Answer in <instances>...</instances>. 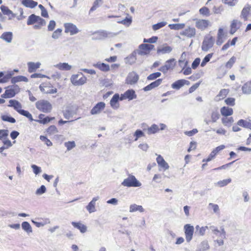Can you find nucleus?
Instances as JSON below:
<instances>
[{
	"mask_svg": "<svg viewBox=\"0 0 251 251\" xmlns=\"http://www.w3.org/2000/svg\"><path fill=\"white\" fill-rule=\"evenodd\" d=\"M21 3L25 7L30 8H33L38 5V3L33 0H21Z\"/></svg>",
	"mask_w": 251,
	"mask_h": 251,
	"instance_id": "7c9ffc66",
	"label": "nucleus"
},
{
	"mask_svg": "<svg viewBox=\"0 0 251 251\" xmlns=\"http://www.w3.org/2000/svg\"><path fill=\"white\" fill-rule=\"evenodd\" d=\"M119 100H120V97L118 94L114 95L110 101V104L112 108L117 109L119 107Z\"/></svg>",
	"mask_w": 251,
	"mask_h": 251,
	"instance_id": "5701e85b",
	"label": "nucleus"
},
{
	"mask_svg": "<svg viewBox=\"0 0 251 251\" xmlns=\"http://www.w3.org/2000/svg\"><path fill=\"white\" fill-rule=\"evenodd\" d=\"M129 212L131 213L139 211L141 213L145 211L144 208L142 205H137L136 204H132L129 206Z\"/></svg>",
	"mask_w": 251,
	"mask_h": 251,
	"instance_id": "72a5a7b5",
	"label": "nucleus"
},
{
	"mask_svg": "<svg viewBox=\"0 0 251 251\" xmlns=\"http://www.w3.org/2000/svg\"><path fill=\"white\" fill-rule=\"evenodd\" d=\"M36 108L43 113H50L52 109L51 104L48 100H42L36 102Z\"/></svg>",
	"mask_w": 251,
	"mask_h": 251,
	"instance_id": "f03ea898",
	"label": "nucleus"
},
{
	"mask_svg": "<svg viewBox=\"0 0 251 251\" xmlns=\"http://www.w3.org/2000/svg\"><path fill=\"white\" fill-rule=\"evenodd\" d=\"M47 131L49 134L52 135L57 133L58 132V130L56 127L55 126L52 125L48 128Z\"/></svg>",
	"mask_w": 251,
	"mask_h": 251,
	"instance_id": "052dcab7",
	"label": "nucleus"
},
{
	"mask_svg": "<svg viewBox=\"0 0 251 251\" xmlns=\"http://www.w3.org/2000/svg\"><path fill=\"white\" fill-rule=\"evenodd\" d=\"M0 9L4 15L9 16L8 19L10 20L16 17V14L10 10L7 6L1 5Z\"/></svg>",
	"mask_w": 251,
	"mask_h": 251,
	"instance_id": "aec40b11",
	"label": "nucleus"
},
{
	"mask_svg": "<svg viewBox=\"0 0 251 251\" xmlns=\"http://www.w3.org/2000/svg\"><path fill=\"white\" fill-rule=\"evenodd\" d=\"M38 16L34 14L30 15L28 18L27 25H30L36 23Z\"/></svg>",
	"mask_w": 251,
	"mask_h": 251,
	"instance_id": "c03bdc74",
	"label": "nucleus"
},
{
	"mask_svg": "<svg viewBox=\"0 0 251 251\" xmlns=\"http://www.w3.org/2000/svg\"><path fill=\"white\" fill-rule=\"evenodd\" d=\"M235 99L233 98H228L225 100V103L229 106H234L235 104Z\"/></svg>",
	"mask_w": 251,
	"mask_h": 251,
	"instance_id": "0e129e2a",
	"label": "nucleus"
},
{
	"mask_svg": "<svg viewBox=\"0 0 251 251\" xmlns=\"http://www.w3.org/2000/svg\"><path fill=\"white\" fill-rule=\"evenodd\" d=\"M231 182V178H228L218 181L216 183H215V185L220 187H223L225 186H226L228 183H230Z\"/></svg>",
	"mask_w": 251,
	"mask_h": 251,
	"instance_id": "de8ad7c7",
	"label": "nucleus"
},
{
	"mask_svg": "<svg viewBox=\"0 0 251 251\" xmlns=\"http://www.w3.org/2000/svg\"><path fill=\"white\" fill-rule=\"evenodd\" d=\"M250 14H251V6L249 4H246L241 11L240 17L245 21H246L248 20Z\"/></svg>",
	"mask_w": 251,
	"mask_h": 251,
	"instance_id": "f3484780",
	"label": "nucleus"
},
{
	"mask_svg": "<svg viewBox=\"0 0 251 251\" xmlns=\"http://www.w3.org/2000/svg\"><path fill=\"white\" fill-rule=\"evenodd\" d=\"M121 184L127 187H138L142 185V183L132 175H129L127 178H125Z\"/></svg>",
	"mask_w": 251,
	"mask_h": 251,
	"instance_id": "f257e3e1",
	"label": "nucleus"
},
{
	"mask_svg": "<svg viewBox=\"0 0 251 251\" xmlns=\"http://www.w3.org/2000/svg\"><path fill=\"white\" fill-rule=\"evenodd\" d=\"M209 229L211 230L212 233L214 235L213 238H226V232L223 226H221L220 230H219L217 226H209Z\"/></svg>",
	"mask_w": 251,
	"mask_h": 251,
	"instance_id": "39448f33",
	"label": "nucleus"
},
{
	"mask_svg": "<svg viewBox=\"0 0 251 251\" xmlns=\"http://www.w3.org/2000/svg\"><path fill=\"white\" fill-rule=\"evenodd\" d=\"M9 104L8 105L9 107H13V108L16 110L19 113V111L23 110L22 109V105L21 103L17 100H10L9 101Z\"/></svg>",
	"mask_w": 251,
	"mask_h": 251,
	"instance_id": "4be33fe9",
	"label": "nucleus"
},
{
	"mask_svg": "<svg viewBox=\"0 0 251 251\" xmlns=\"http://www.w3.org/2000/svg\"><path fill=\"white\" fill-rule=\"evenodd\" d=\"M196 33L195 28L189 26L180 32V35L186 36L188 38H192L195 36Z\"/></svg>",
	"mask_w": 251,
	"mask_h": 251,
	"instance_id": "2eb2a0df",
	"label": "nucleus"
},
{
	"mask_svg": "<svg viewBox=\"0 0 251 251\" xmlns=\"http://www.w3.org/2000/svg\"><path fill=\"white\" fill-rule=\"evenodd\" d=\"M46 191V188L44 185H41L40 188L37 189L36 191V194L37 195H41L45 193Z\"/></svg>",
	"mask_w": 251,
	"mask_h": 251,
	"instance_id": "69168bd1",
	"label": "nucleus"
},
{
	"mask_svg": "<svg viewBox=\"0 0 251 251\" xmlns=\"http://www.w3.org/2000/svg\"><path fill=\"white\" fill-rule=\"evenodd\" d=\"M62 31V29L60 28H57V29H56L52 34V38L54 39H58L61 35Z\"/></svg>",
	"mask_w": 251,
	"mask_h": 251,
	"instance_id": "e2e57ef3",
	"label": "nucleus"
},
{
	"mask_svg": "<svg viewBox=\"0 0 251 251\" xmlns=\"http://www.w3.org/2000/svg\"><path fill=\"white\" fill-rule=\"evenodd\" d=\"M1 118L2 121L8 122L11 123H15L16 122V120L14 118L8 115H1Z\"/></svg>",
	"mask_w": 251,
	"mask_h": 251,
	"instance_id": "603ef678",
	"label": "nucleus"
},
{
	"mask_svg": "<svg viewBox=\"0 0 251 251\" xmlns=\"http://www.w3.org/2000/svg\"><path fill=\"white\" fill-rule=\"evenodd\" d=\"M39 120L36 121L40 124H46L50 122L51 120L54 119V118H50L49 117H45V115L43 114H40L39 116Z\"/></svg>",
	"mask_w": 251,
	"mask_h": 251,
	"instance_id": "4c0bfd02",
	"label": "nucleus"
},
{
	"mask_svg": "<svg viewBox=\"0 0 251 251\" xmlns=\"http://www.w3.org/2000/svg\"><path fill=\"white\" fill-rule=\"evenodd\" d=\"M79 75H73L71 77V82L75 86L82 85L84 84L87 80L85 76L82 75L78 78Z\"/></svg>",
	"mask_w": 251,
	"mask_h": 251,
	"instance_id": "6e6552de",
	"label": "nucleus"
},
{
	"mask_svg": "<svg viewBox=\"0 0 251 251\" xmlns=\"http://www.w3.org/2000/svg\"><path fill=\"white\" fill-rule=\"evenodd\" d=\"M161 74L160 72H156L152 74H151L147 77V79L149 80H154L157 77H159L161 76Z\"/></svg>",
	"mask_w": 251,
	"mask_h": 251,
	"instance_id": "bf43d9fd",
	"label": "nucleus"
},
{
	"mask_svg": "<svg viewBox=\"0 0 251 251\" xmlns=\"http://www.w3.org/2000/svg\"><path fill=\"white\" fill-rule=\"evenodd\" d=\"M221 113L223 116L227 117L233 114V109L228 107L224 106L221 109Z\"/></svg>",
	"mask_w": 251,
	"mask_h": 251,
	"instance_id": "ea45409f",
	"label": "nucleus"
},
{
	"mask_svg": "<svg viewBox=\"0 0 251 251\" xmlns=\"http://www.w3.org/2000/svg\"><path fill=\"white\" fill-rule=\"evenodd\" d=\"M172 48L170 46H165L158 48L157 50V53L165 54L172 51Z\"/></svg>",
	"mask_w": 251,
	"mask_h": 251,
	"instance_id": "a19ab883",
	"label": "nucleus"
},
{
	"mask_svg": "<svg viewBox=\"0 0 251 251\" xmlns=\"http://www.w3.org/2000/svg\"><path fill=\"white\" fill-rule=\"evenodd\" d=\"M229 91L227 89H223L220 90L218 94L214 98L215 101H219L224 99L228 95Z\"/></svg>",
	"mask_w": 251,
	"mask_h": 251,
	"instance_id": "b1692460",
	"label": "nucleus"
},
{
	"mask_svg": "<svg viewBox=\"0 0 251 251\" xmlns=\"http://www.w3.org/2000/svg\"><path fill=\"white\" fill-rule=\"evenodd\" d=\"M184 230L186 240L189 243L193 237L194 227L190 224H186L184 226Z\"/></svg>",
	"mask_w": 251,
	"mask_h": 251,
	"instance_id": "0eeeda50",
	"label": "nucleus"
},
{
	"mask_svg": "<svg viewBox=\"0 0 251 251\" xmlns=\"http://www.w3.org/2000/svg\"><path fill=\"white\" fill-rule=\"evenodd\" d=\"M189 82L185 79H179L172 84L171 87L173 89L179 90L185 84H188Z\"/></svg>",
	"mask_w": 251,
	"mask_h": 251,
	"instance_id": "412c9836",
	"label": "nucleus"
},
{
	"mask_svg": "<svg viewBox=\"0 0 251 251\" xmlns=\"http://www.w3.org/2000/svg\"><path fill=\"white\" fill-rule=\"evenodd\" d=\"M40 139L42 141L44 142L45 143V144L48 147H50L52 145V143L50 141V139H49L48 138H47V137L45 136L41 135L40 136Z\"/></svg>",
	"mask_w": 251,
	"mask_h": 251,
	"instance_id": "13d9d810",
	"label": "nucleus"
},
{
	"mask_svg": "<svg viewBox=\"0 0 251 251\" xmlns=\"http://www.w3.org/2000/svg\"><path fill=\"white\" fill-rule=\"evenodd\" d=\"M225 148V146L224 145L219 146L216 147L215 149L213 150V151L210 153L209 156L206 159H203L202 160V162H209L211 161L213 158L215 157L216 155L218 153V152Z\"/></svg>",
	"mask_w": 251,
	"mask_h": 251,
	"instance_id": "dca6fc26",
	"label": "nucleus"
},
{
	"mask_svg": "<svg viewBox=\"0 0 251 251\" xmlns=\"http://www.w3.org/2000/svg\"><path fill=\"white\" fill-rule=\"evenodd\" d=\"M20 91V88L17 85L8 86L6 88L5 92L1 95V97L4 99L11 98L14 97Z\"/></svg>",
	"mask_w": 251,
	"mask_h": 251,
	"instance_id": "7ed1b4c3",
	"label": "nucleus"
},
{
	"mask_svg": "<svg viewBox=\"0 0 251 251\" xmlns=\"http://www.w3.org/2000/svg\"><path fill=\"white\" fill-rule=\"evenodd\" d=\"M28 67V72L30 73L35 72L40 67L41 63L39 62L36 63L29 62L27 64Z\"/></svg>",
	"mask_w": 251,
	"mask_h": 251,
	"instance_id": "a878e982",
	"label": "nucleus"
},
{
	"mask_svg": "<svg viewBox=\"0 0 251 251\" xmlns=\"http://www.w3.org/2000/svg\"><path fill=\"white\" fill-rule=\"evenodd\" d=\"M19 114L27 118L30 121L34 120L32 115L28 111L23 110L20 111V112L19 111Z\"/></svg>",
	"mask_w": 251,
	"mask_h": 251,
	"instance_id": "864d4df0",
	"label": "nucleus"
},
{
	"mask_svg": "<svg viewBox=\"0 0 251 251\" xmlns=\"http://www.w3.org/2000/svg\"><path fill=\"white\" fill-rule=\"evenodd\" d=\"M154 46L151 44H142L139 46L138 49L135 50L140 55H145L150 53L153 49Z\"/></svg>",
	"mask_w": 251,
	"mask_h": 251,
	"instance_id": "20e7f679",
	"label": "nucleus"
},
{
	"mask_svg": "<svg viewBox=\"0 0 251 251\" xmlns=\"http://www.w3.org/2000/svg\"><path fill=\"white\" fill-rule=\"evenodd\" d=\"M137 53L135 50L133 51L130 55L125 58V62L126 64L132 65L136 60V54Z\"/></svg>",
	"mask_w": 251,
	"mask_h": 251,
	"instance_id": "cd10ccee",
	"label": "nucleus"
},
{
	"mask_svg": "<svg viewBox=\"0 0 251 251\" xmlns=\"http://www.w3.org/2000/svg\"><path fill=\"white\" fill-rule=\"evenodd\" d=\"M139 78V75L136 72H131L128 73L126 79V83L127 84L133 85L137 83Z\"/></svg>",
	"mask_w": 251,
	"mask_h": 251,
	"instance_id": "9b49d317",
	"label": "nucleus"
},
{
	"mask_svg": "<svg viewBox=\"0 0 251 251\" xmlns=\"http://www.w3.org/2000/svg\"><path fill=\"white\" fill-rule=\"evenodd\" d=\"M196 232L195 233L200 236H203L205 233V231L206 229H209V226H200L199 225H197L195 227Z\"/></svg>",
	"mask_w": 251,
	"mask_h": 251,
	"instance_id": "f704fd0d",
	"label": "nucleus"
},
{
	"mask_svg": "<svg viewBox=\"0 0 251 251\" xmlns=\"http://www.w3.org/2000/svg\"><path fill=\"white\" fill-rule=\"evenodd\" d=\"M209 22L206 20H198L196 23V26L201 30H204L209 25Z\"/></svg>",
	"mask_w": 251,
	"mask_h": 251,
	"instance_id": "393cba45",
	"label": "nucleus"
},
{
	"mask_svg": "<svg viewBox=\"0 0 251 251\" xmlns=\"http://www.w3.org/2000/svg\"><path fill=\"white\" fill-rule=\"evenodd\" d=\"M63 113L64 117L67 120H69L75 114V111L70 107H67Z\"/></svg>",
	"mask_w": 251,
	"mask_h": 251,
	"instance_id": "c9c22d12",
	"label": "nucleus"
},
{
	"mask_svg": "<svg viewBox=\"0 0 251 251\" xmlns=\"http://www.w3.org/2000/svg\"><path fill=\"white\" fill-rule=\"evenodd\" d=\"M55 67L59 70L63 71H69L72 68V66L67 63H59L55 65Z\"/></svg>",
	"mask_w": 251,
	"mask_h": 251,
	"instance_id": "58836bf2",
	"label": "nucleus"
},
{
	"mask_svg": "<svg viewBox=\"0 0 251 251\" xmlns=\"http://www.w3.org/2000/svg\"><path fill=\"white\" fill-rule=\"evenodd\" d=\"M242 91L244 94H251V79L244 84L242 87Z\"/></svg>",
	"mask_w": 251,
	"mask_h": 251,
	"instance_id": "c756f323",
	"label": "nucleus"
},
{
	"mask_svg": "<svg viewBox=\"0 0 251 251\" xmlns=\"http://www.w3.org/2000/svg\"><path fill=\"white\" fill-rule=\"evenodd\" d=\"M241 24L242 23L240 21L233 20L230 25V33L233 34L240 27Z\"/></svg>",
	"mask_w": 251,
	"mask_h": 251,
	"instance_id": "bb28decb",
	"label": "nucleus"
},
{
	"mask_svg": "<svg viewBox=\"0 0 251 251\" xmlns=\"http://www.w3.org/2000/svg\"><path fill=\"white\" fill-rule=\"evenodd\" d=\"M64 146L67 148L68 151H69L74 149L75 146V141H68L64 143Z\"/></svg>",
	"mask_w": 251,
	"mask_h": 251,
	"instance_id": "3c124183",
	"label": "nucleus"
},
{
	"mask_svg": "<svg viewBox=\"0 0 251 251\" xmlns=\"http://www.w3.org/2000/svg\"><path fill=\"white\" fill-rule=\"evenodd\" d=\"M72 225L78 229L81 233H85L87 231V227L80 222H73Z\"/></svg>",
	"mask_w": 251,
	"mask_h": 251,
	"instance_id": "e433bc0d",
	"label": "nucleus"
},
{
	"mask_svg": "<svg viewBox=\"0 0 251 251\" xmlns=\"http://www.w3.org/2000/svg\"><path fill=\"white\" fill-rule=\"evenodd\" d=\"M28 78L26 77H25V76H23V75H18V76H14L13 77H11V83L13 84L14 85H16L15 83L19 82H21V81L28 82Z\"/></svg>",
	"mask_w": 251,
	"mask_h": 251,
	"instance_id": "2f4dec72",
	"label": "nucleus"
},
{
	"mask_svg": "<svg viewBox=\"0 0 251 251\" xmlns=\"http://www.w3.org/2000/svg\"><path fill=\"white\" fill-rule=\"evenodd\" d=\"M210 248L208 242L207 240H203L201 242L197 247V251H206Z\"/></svg>",
	"mask_w": 251,
	"mask_h": 251,
	"instance_id": "c85d7f7f",
	"label": "nucleus"
},
{
	"mask_svg": "<svg viewBox=\"0 0 251 251\" xmlns=\"http://www.w3.org/2000/svg\"><path fill=\"white\" fill-rule=\"evenodd\" d=\"M236 58L235 56H232L226 63V67L227 68L230 69L234 63L235 62Z\"/></svg>",
	"mask_w": 251,
	"mask_h": 251,
	"instance_id": "680f3d73",
	"label": "nucleus"
},
{
	"mask_svg": "<svg viewBox=\"0 0 251 251\" xmlns=\"http://www.w3.org/2000/svg\"><path fill=\"white\" fill-rule=\"evenodd\" d=\"M134 136H135L134 141H137L138 139V138L142 136H144V133L142 130L138 129L136 130V131L135 132Z\"/></svg>",
	"mask_w": 251,
	"mask_h": 251,
	"instance_id": "774afa93",
	"label": "nucleus"
},
{
	"mask_svg": "<svg viewBox=\"0 0 251 251\" xmlns=\"http://www.w3.org/2000/svg\"><path fill=\"white\" fill-rule=\"evenodd\" d=\"M175 61V59L172 58L166 61L165 65L167 67L169 70L174 68L175 66V64L174 63Z\"/></svg>",
	"mask_w": 251,
	"mask_h": 251,
	"instance_id": "5fc2aeb1",
	"label": "nucleus"
},
{
	"mask_svg": "<svg viewBox=\"0 0 251 251\" xmlns=\"http://www.w3.org/2000/svg\"><path fill=\"white\" fill-rule=\"evenodd\" d=\"M105 107V104L104 102H99L92 108L90 113L92 115L99 114L104 109Z\"/></svg>",
	"mask_w": 251,
	"mask_h": 251,
	"instance_id": "4468645a",
	"label": "nucleus"
},
{
	"mask_svg": "<svg viewBox=\"0 0 251 251\" xmlns=\"http://www.w3.org/2000/svg\"><path fill=\"white\" fill-rule=\"evenodd\" d=\"M215 39L212 36L205 37L201 46V50L204 51H207L211 49L214 44Z\"/></svg>",
	"mask_w": 251,
	"mask_h": 251,
	"instance_id": "423d86ee",
	"label": "nucleus"
},
{
	"mask_svg": "<svg viewBox=\"0 0 251 251\" xmlns=\"http://www.w3.org/2000/svg\"><path fill=\"white\" fill-rule=\"evenodd\" d=\"M222 123L226 126H230L234 120L232 117H225L222 119Z\"/></svg>",
	"mask_w": 251,
	"mask_h": 251,
	"instance_id": "a18cd8bd",
	"label": "nucleus"
},
{
	"mask_svg": "<svg viewBox=\"0 0 251 251\" xmlns=\"http://www.w3.org/2000/svg\"><path fill=\"white\" fill-rule=\"evenodd\" d=\"M250 121L251 120L247 121L243 119H241L237 122V125L239 126L243 127L244 128H247Z\"/></svg>",
	"mask_w": 251,
	"mask_h": 251,
	"instance_id": "6e6d98bb",
	"label": "nucleus"
},
{
	"mask_svg": "<svg viewBox=\"0 0 251 251\" xmlns=\"http://www.w3.org/2000/svg\"><path fill=\"white\" fill-rule=\"evenodd\" d=\"M97 35L96 38L98 40H102L107 37H112L117 35L116 33L108 32L105 30H100L94 32Z\"/></svg>",
	"mask_w": 251,
	"mask_h": 251,
	"instance_id": "9d476101",
	"label": "nucleus"
},
{
	"mask_svg": "<svg viewBox=\"0 0 251 251\" xmlns=\"http://www.w3.org/2000/svg\"><path fill=\"white\" fill-rule=\"evenodd\" d=\"M185 26L184 24H170L169 27L171 29L174 30H179L183 29Z\"/></svg>",
	"mask_w": 251,
	"mask_h": 251,
	"instance_id": "09e8293b",
	"label": "nucleus"
},
{
	"mask_svg": "<svg viewBox=\"0 0 251 251\" xmlns=\"http://www.w3.org/2000/svg\"><path fill=\"white\" fill-rule=\"evenodd\" d=\"M157 157L156 158V162L158 164V166L160 167L159 170V171H165L168 170L169 168V165L167 162L165 161L163 157L161 155H157Z\"/></svg>",
	"mask_w": 251,
	"mask_h": 251,
	"instance_id": "f8f14e48",
	"label": "nucleus"
},
{
	"mask_svg": "<svg viewBox=\"0 0 251 251\" xmlns=\"http://www.w3.org/2000/svg\"><path fill=\"white\" fill-rule=\"evenodd\" d=\"M0 38L8 43H11L13 38V33L10 31L5 32L1 35Z\"/></svg>",
	"mask_w": 251,
	"mask_h": 251,
	"instance_id": "473e14b6",
	"label": "nucleus"
},
{
	"mask_svg": "<svg viewBox=\"0 0 251 251\" xmlns=\"http://www.w3.org/2000/svg\"><path fill=\"white\" fill-rule=\"evenodd\" d=\"M136 97L137 96L135 94V91L132 89H130L126 91L124 94L121 95L120 100H123L126 99L132 100L136 98Z\"/></svg>",
	"mask_w": 251,
	"mask_h": 251,
	"instance_id": "ddd939ff",
	"label": "nucleus"
},
{
	"mask_svg": "<svg viewBox=\"0 0 251 251\" xmlns=\"http://www.w3.org/2000/svg\"><path fill=\"white\" fill-rule=\"evenodd\" d=\"M208 208L209 209H212L214 213H219L220 209L218 205L213 203H209L208 205Z\"/></svg>",
	"mask_w": 251,
	"mask_h": 251,
	"instance_id": "8fccbe9b",
	"label": "nucleus"
},
{
	"mask_svg": "<svg viewBox=\"0 0 251 251\" xmlns=\"http://www.w3.org/2000/svg\"><path fill=\"white\" fill-rule=\"evenodd\" d=\"M159 130V126L156 124H153L150 127H148L147 129V132L148 134H153Z\"/></svg>",
	"mask_w": 251,
	"mask_h": 251,
	"instance_id": "37998d69",
	"label": "nucleus"
},
{
	"mask_svg": "<svg viewBox=\"0 0 251 251\" xmlns=\"http://www.w3.org/2000/svg\"><path fill=\"white\" fill-rule=\"evenodd\" d=\"M100 199L99 196L94 197L92 201L86 206V209L90 213H92L96 211V202Z\"/></svg>",
	"mask_w": 251,
	"mask_h": 251,
	"instance_id": "a211bd4d",
	"label": "nucleus"
},
{
	"mask_svg": "<svg viewBox=\"0 0 251 251\" xmlns=\"http://www.w3.org/2000/svg\"><path fill=\"white\" fill-rule=\"evenodd\" d=\"M65 32L69 33L71 35H74L79 32V30L76 26L71 23H65L64 24Z\"/></svg>",
	"mask_w": 251,
	"mask_h": 251,
	"instance_id": "1a4fd4ad",
	"label": "nucleus"
},
{
	"mask_svg": "<svg viewBox=\"0 0 251 251\" xmlns=\"http://www.w3.org/2000/svg\"><path fill=\"white\" fill-rule=\"evenodd\" d=\"M22 229L27 234L32 232V228L29 223L27 222H23L22 223Z\"/></svg>",
	"mask_w": 251,
	"mask_h": 251,
	"instance_id": "79ce46f5",
	"label": "nucleus"
},
{
	"mask_svg": "<svg viewBox=\"0 0 251 251\" xmlns=\"http://www.w3.org/2000/svg\"><path fill=\"white\" fill-rule=\"evenodd\" d=\"M167 23L166 22H161L156 24H154L152 26V29L154 30H157L166 25Z\"/></svg>",
	"mask_w": 251,
	"mask_h": 251,
	"instance_id": "4d7b16f0",
	"label": "nucleus"
},
{
	"mask_svg": "<svg viewBox=\"0 0 251 251\" xmlns=\"http://www.w3.org/2000/svg\"><path fill=\"white\" fill-rule=\"evenodd\" d=\"M237 37H234L233 38L232 41H231L230 43H229V41H228L222 47V50H226L227 49H228L230 47V46H234L235 45L237 40Z\"/></svg>",
	"mask_w": 251,
	"mask_h": 251,
	"instance_id": "49530a36",
	"label": "nucleus"
},
{
	"mask_svg": "<svg viewBox=\"0 0 251 251\" xmlns=\"http://www.w3.org/2000/svg\"><path fill=\"white\" fill-rule=\"evenodd\" d=\"M220 117L219 113L218 111H213L212 112L211 116V120L212 122L215 123L216 122L217 120L219 119Z\"/></svg>",
	"mask_w": 251,
	"mask_h": 251,
	"instance_id": "338daca9",
	"label": "nucleus"
},
{
	"mask_svg": "<svg viewBox=\"0 0 251 251\" xmlns=\"http://www.w3.org/2000/svg\"><path fill=\"white\" fill-rule=\"evenodd\" d=\"M93 66L103 72H107L110 70V66L108 64L101 63L100 62H98L96 63H94L93 64Z\"/></svg>",
	"mask_w": 251,
	"mask_h": 251,
	"instance_id": "6ab92c4d",
	"label": "nucleus"
}]
</instances>
